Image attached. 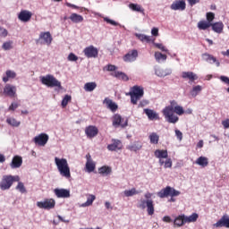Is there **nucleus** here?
Instances as JSON below:
<instances>
[{"instance_id":"nucleus-1","label":"nucleus","mask_w":229,"mask_h":229,"mask_svg":"<svg viewBox=\"0 0 229 229\" xmlns=\"http://www.w3.org/2000/svg\"><path fill=\"white\" fill-rule=\"evenodd\" d=\"M165 118L169 123L175 124L179 121L178 115L184 114L183 107L178 105L176 100H171L170 105L166 106L162 111Z\"/></svg>"},{"instance_id":"nucleus-2","label":"nucleus","mask_w":229,"mask_h":229,"mask_svg":"<svg viewBox=\"0 0 229 229\" xmlns=\"http://www.w3.org/2000/svg\"><path fill=\"white\" fill-rule=\"evenodd\" d=\"M55 163L57 166L60 174L63 177H65L66 179H70L71 170L67 163V159H64V157L62 159H59V157H55Z\"/></svg>"},{"instance_id":"nucleus-3","label":"nucleus","mask_w":229,"mask_h":229,"mask_svg":"<svg viewBox=\"0 0 229 229\" xmlns=\"http://www.w3.org/2000/svg\"><path fill=\"white\" fill-rule=\"evenodd\" d=\"M40 81L47 88H58V89H63L61 81H58L53 74H47L45 76H41Z\"/></svg>"},{"instance_id":"nucleus-4","label":"nucleus","mask_w":229,"mask_h":229,"mask_svg":"<svg viewBox=\"0 0 229 229\" xmlns=\"http://www.w3.org/2000/svg\"><path fill=\"white\" fill-rule=\"evenodd\" d=\"M127 96H131L132 105H137L138 101L144 96V89L142 86L134 85L131 87V91L127 93Z\"/></svg>"},{"instance_id":"nucleus-5","label":"nucleus","mask_w":229,"mask_h":229,"mask_svg":"<svg viewBox=\"0 0 229 229\" xmlns=\"http://www.w3.org/2000/svg\"><path fill=\"white\" fill-rule=\"evenodd\" d=\"M179 195H181V191H178V190H174V188H172L171 186H166V188H163V190H161L157 193V196L160 199L171 197V202H174L175 199H174V197H177Z\"/></svg>"},{"instance_id":"nucleus-6","label":"nucleus","mask_w":229,"mask_h":229,"mask_svg":"<svg viewBox=\"0 0 229 229\" xmlns=\"http://www.w3.org/2000/svg\"><path fill=\"white\" fill-rule=\"evenodd\" d=\"M19 181V175H3L2 181H0V189L2 191H7L12 187L13 182Z\"/></svg>"},{"instance_id":"nucleus-7","label":"nucleus","mask_w":229,"mask_h":229,"mask_svg":"<svg viewBox=\"0 0 229 229\" xmlns=\"http://www.w3.org/2000/svg\"><path fill=\"white\" fill-rule=\"evenodd\" d=\"M37 207L41 209L50 210L55 207V201L53 199H46L44 201L37 202Z\"/></svg>"},{"instance_id":"nucleus-8","label":"nucleus","mask_w":229,"mask_h":229,"mask_svg":"<svg viewBox=\"0 0 229 229\" xmlns=\"http://www.w3.org/2000/svg\"><path fill=\"white\" fill-rule=\"evenodd\" d=\"M128 125V119H124L121 114H115L113 117V126L117 128L121 126L122 128H125Z\"/></svg>"},{"instance_id":"nucleus-9","label":"nucleus","mask_w":229,"mask_h":229,"mask_svg":"<svg viewBox=\"0 0 229 229\" xmlns=\"http://www.w3.org/2000/svg\"><path fill=\"white\" fill-rule=\"evenodd\" d=\"M83 54L87 58H98V49L94 47L93 45H90L89 47H86L83 49Z\"/></svg>"},{"instance_id":"nucleus-10","label":"nucleus","mask_w":229,"mask_h":229,"mask_svg":"<svg viewBox=\"0 0 229 229\" xmlns=\"http://www.w3.org/2000/svg\"><path fill=\"white\" fill-rule=\"evenodd\" d=\"M16 91V86L10 83H6L4 87V95L5 97H9L11 98H15L17 96Z\"/></svg>"},{"instance_id":"nucleus-11","label":"nucleus","mask_w":229,"mask_h":229,"mask_svg":"<svg viewBox=\"0 0 229 229\" xmlns=\"http://www.w3.org/2000/svg\"><path fill=\"white\" fill-rule=\"evenodd\" d=\"M141 208H145L147 207V212L148 216H153L155 213V205L152 199L143 200L140 205Z\"/></svg>"},{"instance_id":"nucleus-12","label":"nucleus","mask_w":229,"mask_h":229,"mask_svg":"<svg viewBox=\"0 0 229 229\" xmlns=\"http://www.w3.org/2000/svg\"><path fill=\"white\" fill-rule=\"evenodd\" d=\"M139 56V52L137 49H131L123 57L125 63H133L137 60Z\"/></svg>"},{"instance_id":"nucleus-13","label":"nucleus","mask_w":229,"mask_h":229,"mask_svg":"<svg viewBox=\"0 0 229 229\" xmlns=\"http://www.w3.org/2000/svg\"><path fill=\"white\" fill-rule=\"evenodd\" d=\"M49 140V137L47 134H45L42 132L41 134H38V136H35L33 141L36 145L44 147Z\"/></svg>"},{"instance_id":"nucleus-14","label":"nucleus","mask_w":229,"mask_h":229,"mask_svg":"<svg viewBox=\"0 0 229 229\" xmlns=\"http://www.w3.org/2000/svg\"><path fill=\"white\" fill-rule=\"evenodd\" d=\"M213 226L216 228L225 227L229 229V216L227 214L224 215Z\"/></svg>"},{"instance_id":"nucleus-15","label":"nucleus","mask_w":229,"mask_h":229,"mask_svg":"<svg viewBox=\"0 0 229 229\" xmlns=\"http://www.w3.org/2000/svg\"><path fill=\"white\" fill-rule=\"evenodd\" d=\"M54 192L58 199H68L71 197L69 190H64V188H55Z\"/></svg>"},{"instance_id":"nucleus-16","label":"nucleus","mask_w":229,"mask_h":229,"mask_svg":"<svg viewBox=\"0 0 229 229\" xmlns=\"http://www.w3.org/2000/svg\"><path fill=\"white\" fill-rule=\"evenodd\" d=\"M85 134L89 139H93L98 134V129L95 125H89L85 129Z\"/></svg>"},{"instance_id":"nucleus-17","label":"nucleus","mask_w":229,"mask_h":229,"mask_svg":"<svg viewBox=\"0 0 229 229\" xmlns=\"http://www.w3.org/2000/svg\"><path fill=\"white\" fill-rule=\"evenodd\" d=\"M185 8L186 3L184 0H176L171 5V9L174 11H184Z\"/></svg>"},{"instance_id":"nucleus-18","label":"nucleus","mask_w":229,"mask_h":229,"mask_svg":"<svg viewBox=\"0 0 229 229\" xmlns=\"http://www.w3.org/2000/svg\"><path fill=\"white\" fill-rule=\"evenodd\" d=\"M202 58H203L204 61H206V62H208L211 64H216V65L217 67L220 66V62L213 55H210L208 53H204L202 55Z\"/></svg>"},{"instance_id":"nucleus-19","label":"nucleus","mask_w":229,"mask_h":229,"mask_svg":"<svg viewBox=\"0 0 229 229\" xmlns=\"http://www.w3.org/2000/svg\"><path fill=\"white\" fill-rule=\"evenodd\" d=\"M113 143L107 145V149L109 151H117L123 148V143L120 140H112Z\"/></svg>"},{"instance_id":"nucleus-20","label":"nucleus","mask_w":229,"mask_h":229,"mask_svg":"<svg viewBox=\"0 0 229 229\" xmlns=\"http://www.w3.org/2000/svg\"><path fill=\"white\" fill-rule=\"evenodd\" d=\"M21 165H22L21 156H14L10 163V166L12 169L20 168Z\"/></svg>"},{"instance_id":"nucleus-21","label":"nucleus","mask_w":229,"mask_h":229,"mask_svg":"<svg viewBox=\"0 0 229 229\" xmlns=\"http://www.w3.org/2000/svg\"><path fill=\"white\" fill-rule=\"evenodd\" d=\"M32 13L30 11L22 10L18 15V18L22 22H28L31 19Z\"/></svg>"},{"instance_id":"nucleus-22","label":"nucleus","mask_w":229,"mask_h":229,"mask_svg":"<svg viewBox=\"0 0 229 229\" xmlns=\"http://www.w3.org/2000/svg\"><path fill=\"white\" fill-rule=\"evenodd\" d=\"M39 39L44 40V43L47 46H50L52 43L53 38L51 36V33L49 31L41 32L39 35Z\"/></svg>"},{"instance_id":"nucleus-23","label":"nucleus","mask_w":229,"mask_h":229,"mask_svg":"<svg viewBox=\"0 0 229 229\" xmlns=\"http://www.w3.org/2000/svg\"><path fill=\"white\" fill-rule=\"evenodd\" d=\"M144 114H147L148 118L150 120V121H153V120H159V116H158V114L154 111L153 109H150V108H144Z\"/></svg>"},{"instance_id":"nucleus-24","label":"nucleus","mask_w":229,"mask_h":229,"mask_svg":"<svg viewBox=\"0 0 229 229\" xmlns=\"http://www.w3.org/2000/svg\"><path fill=\"white\" fill-rule=\"evenodd\" d=\"M182 77L184 80H189L191 82H193L198 80V76L193 72H182Z\"/></svg>"},{"instance_id":"nucleus-25","label":"nucleus","mask_w":229,"mask_h":229,"mask_svg":"<svg viewBox=\"0 0 229 229\" xmlns=\"http://www.w3.org/2000/svg\"><path fill=\"white\" fill-rule=\"evenodd\" d=\"M17 76L16 72L13 70H6L5 75L3 76V81L7 83L10 80L15 79Z\"/></svg>"},{"instance_id":"nucleus-26","label":"nucleus","mask_w":229,"mask_h":229,"mask_svg":"<svg viewBox=\"0 0 229 229\" xmlns=\"http://www.w3.org/2000/svg\"><path fill=\"white\" fill-rule=\"evenodd\" d=\"M211 27L214 32L217 33V34H221L223 33V30H224V23L223 21H216L215 23H211Z\"/></svg>"},{"instance_id":"nucleus-27","label":"nucleus","mask_w":229,"mask_h":229,"mask_svg":"<svg viewBox=\"0 0 229 229\" xmlns=\"http://www.w3.org/2000/svg\"><path fill=\"white\" fill-rule=\"evenodd\" d=\"M111 75L118 80H122L123 81H129V77L128 75L123 72H120V71H115L114 72L111 73Z\"/></svg>"},{"instance_id":"nucleus-28","label":"nucleus","mask_w":229,"mask_h":229,"mask_svg":"<svg viewBox=\"0 0 229 229\" xmlns=\"http://www.w3.org/2000/svg\"><path fill=\"white\" fill-rule=\"evenodd\" d=\"M104 104H106L107 106V108L110 109L112 112H115L118 108L116 103L108 98H105Z\"/></svg>"},{"instance_id":"nucleus-29","label":"nucleus","mask_w":229,"mask_h":229,"mask_svg":"<svg viewBox=\"0 0 229 229\" xmlns=\"http://www.w3.org/2000/svg\"><path fill=\"white\" fill-rule=\"evenodd\" d=\"M143 145L141 143V141H134V143H132V145H129L127 147V149H129L130 151H134L137 152L139 150H140L142 148Z\"/></svg>"},{"instance_id":"nucleus-30","label":"nucleus","mask_w":229,"mask_h":229,"mask_svg":"<svg viewBox=\"0 0 229 229\" xmlns=\"http://www.w3.org/2000/svg\"><path fill=\"white\" fill-rule=\"evenodd\" d=\"M174 224L177 227H182V225H184V224H187L186 223V219H185V216L184 215H181V216H177L174 219Z\"/></svg>"},{"instance_id":"nucleus-31","label":"nucleus","mask_w":229,"mask_h":229,"mask_svg":"<svg viewBox=\"0 0 229 229\" xmlns=\"http://www.w3.org/2000/svg\"><path fill=\"white\" fill-rule=\"evenodd\" d=\"M69 19L73 22V23H81L84 21L83 16L81 14H78L76 13H72Z\"/></svg>"},{"instance_id":"nucleus-32","label":"nucleus","mask_w":229,"mask_h":229,"mask_svg":"<svg viewBox=\"0 0 229 229\" xmlns=\"http://www.w3.org/2000/svg\"><path fill=\"white\" fill-rule=\"evenodd\" d=\"M172 73V70L170 69H158L156 71V74L160 77V78H164L166 77L168 75H170Z\"/></svg>"},{"instance_id":"nucleus-33","label":"nucleus","mask_w":229,"mask_h":229,"mask_svg":"<svg viewBox=\"0 0 229 229\" xmlns=\"http://www.w3.org/2000/svg\"><path fill=\"white\" fill-rule=\"evenodd\" d=\"M129 8H130L131 11H133V12H138V13H142V14H144V12H145L144 8L141 7V6H140V4H133V3H131V4H129Z\"/></svg>"},{"instance_id":"nucleus-34","label":"nucleus","mask_w":229,"mask_h":229,"mask_svg":"<svg viewBox=\"0 0 229 229\" xmlns=\"http://www.w3.org/2000/svg\"><path fill=\"white\" fill-rule=\"evenodd\" d=\"M196 164L201 167H207L208 165V159L204 156H200V157L197 159Z\"/></svg>"},{"instance_id":"nucleus-35","label":"nucleus","mask_w":229,"mask_h":229,"mask_svg":"<svg viewBox=\"0 0 229 229\" xmlns=\"http://www.w3.org/2000/svg\"><path fill=\"white\" fill-rule=\"evenodd\" d=\"M136 37L141 42L150 43L152 41L151 37L145 34L136 33Z\"/></svg>"},{"instance_id":"nucleus-36","label":"nucleus","mask_w":229,"mask_h":229,"mask_svg":"<svg viewBox=\"0 0 229 229\" xmlns=\"http://www.w3.org/2000/svg\"><path fill=\"white\" fill-rule=\"evenodd\" d=\"M6 123L12 127H19L21 125V122L17 121L14 117H7Z\"/></svg>"},{"instance_id":"nucleus-37","label":"nucleus","mask_w":229,"mask_h":229,"mask_svg":"<svg viewBox=\"0 0 229 229\" xmlns=\"http://www.w3.org/2000/svg\"><path fill=\"white\" fill-rule=\"evenodd\" d=\"M211 23L212 22H208L207 21H199L198 23V28L200 30H208V28L211 27Z\"/></svg>"},{"instance_id":"nucleus-38","label":"nucleus","mask_w":229,"mask_h":229,"mask_svg":"<svg viewBox=\"0 0 229 229\" xmlns=\"http://www.w3.org/2000/svg\"><path fill=\"white\" fill-rule=\"evenodd\" d=\"M97 88V83L95 81L87 82L84 85V89L87 92H92Z\"/></svg>"},{"instance_id":"nucleus-39","label":"nucleus","mask_w":229,"mask_h":229,"mask_svg":"<svg viewBox=\"0 0 229 229\" xmlns=\"http://www.w3.org/2000/svg\"><path fill=\"white\" fill-rule=\"evenodd\" d=\"M155 157L157 158H167L168 157V152L167 150H156L155 151Z\"/></svg>"},{"instance_id":"nucleus-40","label":"nucleus","mask_w":229,"mask_h":229,"mask_svg":"<svg viewBox=\"0 0 229 229\" xmlns=\"http://www.w3.org/2000/svg\"><path fill=\"white\" fill-rule=\"evenodd\" d=\"M98 173L102 175H108L112 173L111 166H101V168H98Z\"/></svg>"},{"instance_id":"nucleus-41","label":"nucleus","mask_w":229,"mask_h":229,"mask_svg":"<svg viewBox=\"0 0 229 229\" xmlns=\"http://www.w3.org/2000/svg\"><path fill=\"white\" fill-rule=\"evenodd\" d=\"M85 168L88 173H92L96 169V163L94 161H87Z\"/></svg>"},{"instance_id":"nucleus-42","label":"nucleus","mask_w":229,"mask_h":229,"mask_svg":"<svg viewBox=\"0 0 229 229\" xmlns=\"http://www.w3.org/2000/svg\"><path fill=\"white\" fill-rule=\"evenodd\" d=\"M198 218H199V215L196 214V213H193V214H192L191 216H185L186 224H187V223H188V224H190V223H195V222H197Z\"/></svg>"},{"instance_id":"nucleus-43","label":"nucleus","mask_w":229,"mask_h":229,"mask_svg":"<svg viewBox=\"0 0 229 229\" xmlns=\"http://www.w3.org/2000/svg\"><path fill=\"white\" fill-rule=\"evenodd\" d=\"M149 140L151 144L157 145L159 141V136L158 134H157V132H151V134L149 135Z\"/></svg>"},{"instance_id":"nucleus-44","label":"nucleus","mask_w":229,"mask_h":229,"mask_svg":"<svg viewBox=\"0 0 229 229\" xmlns=\"http://www.w3.org/2000/svg\"><path fill=\"white\" fill-rule=\"evenodd\" d=\"M95 199H96V197L94 195H89L87 199V202L83 203L81 207L86 208V207L91 206Z\"/></svg>"},{"instance_id":"nucleus-45","label":"nucleus","mask_w":229,"mask_h":229,"mask_svg":"<svg viewBox=\"0 0 229 229\" xmlns=\"http://www.w3.org/2000/svg\"><path fill=\"white\" fill-rule=\"evenodd\" d=\"M202 87L200 85L194 86L193 89L191 91V95L195 98L199 95V92H201Z\"/></svg>"},{"instance_id":"nucleus-46","label":"nucleus","mask_w":229,"mask_h":229,"mask_svg":"<svg viewBox=\"0 0 229 229\" xmlns=\"http://www.w3.org/2000/svg\"><path fill=\"white\" fill-rule=\"evenodd\" d=\"M13 42L12 40L5 41V42H4V44L2 45V48H3L4 51L11 50V49H13Z\"/></svg>"},{"instance_id":"nucleus-47","label":"nucleus","mask_w":229,"mask_h":229,"mask_svg":"<svg viewBox=\"0 0 229 229\" xmlns=\"http://www.w3.org/2000/svg\"><path fill=\"white\" fill-rule=\"evenodd\" d=\"M155 58L157 59V62L165 61L167 59L166 55L162 54L161 52H156L155 53Z\"/></svg>"},{"instance_id":"nucleus-48","label":"nucleus","mask_w":229,"mask_h":229,"mask_svg":"<svg viewBox=\"0 0 229 229\" xmlns=\"http://www.w3.org/2000/svg\"><path fill=\"white\" fill-rule=\"evenodd\" d=\"M136 194H139V191H136V188H131V190H125V191H124V195L126 197H132Z\"/></svg>"},{"instance_id":"nucleus-49","label":"nucleus","mask_w":229,"mask_h":229,"mask_svg":"<svg viewBox=\"0 0 229 229\" xmlns=\"http://www.w3.org/2000/svg\"><path fill=\"white\" fill-rule=\"evenodd\" d=\"M71 100H72L71 95L66 94L64 99L62 100V107L65 108L68 103L71 102Z\"/></svg>"},{"instance_id":"nucleus-50","label":"nucleus","mask_w":229,"mask_h":229,"mask_svg":"<svg viewBox=\"0 0 229 229\" xmlns=\"http://www.w3.org/2000/svg\"><path fill=\"white\" fill-rule=\"evenodd\" d=\"M154 46L157 48L160 49L162 52H165V53L168 52V49L162 43H156V42H154Z\"/></svg>"},{"instance_id":"nucleus-51","label":"nucleus","mask_w":229,"mask_h":229,"mask_svg":"<svg viewBox=\"0 0 229 229\" xmlns=\"http://www.w3.org/2000/svg\"><path fill=\"white\" fill-rule=\"evenodd\" d=\"M104 21H106V23L112 25V26H119V23L114 20H111L108 17H104Z\"/></svg>"},{"instance_id":"nucleus-52","label":"nucleus","mask_w":229,"mask_h":229,"mask_svg":"<svg viewBox=\"0 0 229 229\" xmlns=\"http://www.w3.org/2000/svg\"><path fill=\"white\" fill-rule=\"evenodd\" d=\"M7 36H8V30L5 28L0 26V38H4Z\"/></svg>"},{"instance_id":"nucleus-53","label":"nucleus","mask_w":229,"mask_h":229,"mask_svg":"<svg viewBox=\"0 0 229 229\" xmlns=\"http://www.w3.org/2000/svg\"><path fill=\"white\" fill-rule=\"evenodd\" d=\"M215 20V13L212 12L207 13V21L211 23Z\"/></svg>"},{"instance_id":"nucleus-54","label":"nucleus","mask_w":229,"mask_h":229,"mask_svg":"<svg viewBox=\"0 0 229 229\" xmlns=\"http://www.w3.org/2000/svg\"><path fill=\"white\" fill-rule=\"evenodd\" d=\"M16 189L21 192V193H25L26 192V189L24 187L23 182H18V185L16 186Z\"/></svg>"},{"instance_id":"nucleus-55","label":"nucleus","mask_w":229,"mask_h":229,"mask_svg":"<svg viewBox=\"0 0 229 229\" xmlns=\"http://www.w3.org/2000/svg\"><path fill=\"white\" fill-rule=\"evenodd\" d=\"M78 60V56L73 54V53H70L68 55V61L70 62H76Z\"/></svg>"},{"instance_id":"nucleus-56","label":"nucleus","mask_w":229,"mask_h":229,"mask_svg":"<svg viewBox=\"0 0 229 229\" xmlns=\"http://www.w3.org/2000/svg\"><path fill=\"white\" fill-rule=\"evenodd\" d=\"M117 67L114 64H107L106 71L107 72H114L116 71Z\"/></svg>"},{"instance_id":"nucleus-57","label":"nucleus","mask_w":229,"mask_h":229,"mask_svg":"<svg viewBox=\"0 0 229 229\" xmlns=\"http://www.w3.org/2000/svg\"><path fill=\"white\" fill-rule=\"evenodd\" d=\"M65 5H66L67 7H69V8H72V9H74V10H79V9H80V7H79L78 5H75V4H71V3H69V2H66V3H65Z\"/></svg>"},{"instance_id":"nucleus-58","label":"nucleus","mask_w":229,"mask_h":229,"mask_svg":"<svg viewBox=\"0 0 229 229\" xmlns=\"http://www.w3.org/2000/svg\"><path fill=\"white\" fill-rule=\"evenodd\" d=\"M19 106V105L17 103L13 102L10 106L8 110L9 111H14L15 109H17V107Z\"/></svg>"},{"instance_id":"nucleus-59","label":"nucleus","mask_w":229,"mask_h":229,"mask_svg":"<svg viewBox=\"0 0 229 229\" xmlns=\"http://www.w3.org/2000/svg\"><path fill=\"white\" fill-rule=\"evenodd\" d=\"M173 165L172 159H166L165 162V168H171Z\"/></svg>"},{"instance_id":"nucleus-60","label":"nucleus","mask_w":229,"mask_h":229,"mask_svg":"<svg viewBox=\"0 0 229 229\" xmlns=\"http://www.w3.org/2000/svg\"><path fill=\"white\" fill-rule=\"evenodd\" d=\"M222 124H223L225 129H229V118H227L225 120H223Z\"/></svg>"},{"instance_id":"nucleus-61","label":"nucleus","mask_w":229,"mask_h":229,"mask_svg":"<svg viewBox=\"0 0 229 229\" xmlns=\"http://www.w3.org/2000/svg\"><path fill=\"white\" fill-rule=\"evenodd\" d=\"M151 34L154 36V37H157L158 36V28H156L154 27L151 30Z\"/></svg>"},{"instance_id":"nucleus-62","label":"nucleus","mask_w":229,"mask_h":229,"mask_svg":"<svg viewBox=\"0 0 229 229\" xmlns=\"http://www.w3.org/2000/svg\"><path fill=\"white\" fill-rule=\"evenodd\" d=\"M175 134H176V137H177L180 140H182V132H181V131H178V129H176Z\"/></svg>"},{"instance_id":"nucleus-63","label":"nucleus","mask_w":229,"mask_h":229,"mask_svg":"<svg viewBox=\"0 0 229 229\" xmlns=\"http://www.w3.org/2000/svg\"><path fill=\"white\" fill-rule=\"evenodd\" d=\"M221 81H223V82H225V84H228L229 85V77H227V76H221Z\"/></svg>"},{"instance_id":"nucleus-64","label":"nucleus","mask_w":229,"mask_h":229,"mask_svg":"<svg viewBox=\"0 0 229 229\" xmlns=\"http://www.w3.org/2000/svg\"><path fill=\"white\" fill-rule=\"evenodd\" d=\"M163 221L165 222V223H172L173 222V220L171 219L170 216H165L163 218Z\"/></svg>"}]
</instances>
